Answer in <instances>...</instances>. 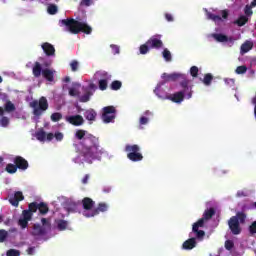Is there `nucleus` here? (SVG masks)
Listing matches in <instances>:
<instances>
[{
	"instance_id": "10",
	"label": "nucleus",
	"mask_w": 256,
	"mask_h": 256,
	"mask_svg": "<svg viewBox=\"0 0 256 256\" xmlns=\"http://www.w3.org/2000/svg\"><path fill=\"white\" fill-rule=\"evenodd\" d=\"M109 209V206L105 202H101L98 204L96 208L91 210L90 212H84V217H96L99 213H105Z\"/></svg>"
},
{
	"instance_id": "32",
	"label": "nucleus",
	"mask_w": 256,
	"mask_h": 256,
	"mask_svg": "<svg viewBox=\"0 0 256 256\" xmlns=\"http://www.w3.org/2000/svg\"><path fill=\"white\" fill-rule=\"evenodd\" d=\"M206 15H207V18L210 19L211 21H214V23H221V21H223V18H221V16L215 15L211 12H207Z\"/></svg>"
},
{
	"instance_id": "56",
	"label": "nucleus",
	"mask_w": 256,
	"mask_h": 256,
	"mask_svg": "<svg viewBox=\"0 0 256 256\" xmlns=\"http://www.w3.org/2000/svg\"><path fill=\"white\" fill-rule=\"evenodd\" d=\"M26 253H27L28 255H35V246L29 247V248L26 250Z\"/></svg>"
},
{
	"instance_id": "12",
	"label": "nucleus",
	"mask_w": 256,
	"mask_h": 256,
	"mask_svg": "<svg viewBox=\"0 0 256 256\" xmlns=\"http://www.w3.org/2000/svg\"><path fill=\"white\" fill-rule=\"evenodd\" d=\"M95 88L96 86L93 83H90L88 87H83L84 94L79 98L80 103H87L90 101Z\"/></svg>"
},
{
	"instance_id": "2",
	"label": "nucleus",
	"mask_w": 256,
	"mask_h": 256,
	"mask_svg": "<svg viewBox=\"0 0 256 256\" xmlns=\"http://www.w3.org/2000/svg\"><path fill=\"white\" fill-rule=\"evenodd\" d=\"M62 24L68 28V31L73 35H79V33H85V35H91L93 28L85 22L75 20L73 18L63 19Z\"/></svg>"
},
{
	"instance_id": "34",
	"label": "nucleus",
	"mask_w": 256,
	"mask_h": 256,
	"mask_svg": "<svg viewBox=\"0 0 256 256\" xmlns=\"http://www.w3.org/2000/svg\"><path fill=\"white\" fill-rule=\"evenodd\" d=\"M17 169L18 168H17L16 164L9 163L6 165L5 171L8 172L10 175H13V174L17 173Z\"/></svg>"
},
{
	"instance_id": "36",
	"label": "nucleus",
	"mask_w": 256,
	"mask_h": 256,
	"mask_svg": "<svg viewBox=\"0 0 256 256\" xmlns=\"http://www.w3.org/2000/svg\"><path fill=\"white\" fill-rule=\"evenodd\" d=\"M58 11L59 8H57V5L55 4H49V6L47 7V13H49V15H57Z\"/></svg>"
},
{
	"instance_id": "52",
	"label": "nucleus",
	"mask_w": 256,
	"mask_h": 256,
	"mask_svg": "<svg viewBox=\"0 0 256 256\" xmlns=\"http://www.w3.org/2000/svg\"><path fill=\"white\" fill-rule=\"evenodd\" d=\"M140 125H147L149 123V118L142 116L139 120Z\"/></svg>"
},
{
	"instance_id": "1",
	"label": "nucleus",
	"mask_w": 256,
	"mask_h": 256,
	"mask_svg": "<svg viewBox=\"0 0 256 256\" xmlns=\"http://www.w3.org/2000/svg\"><path fill=\"white\" fill-rule=\"evenodd\" d=\"M74 137L80 141L82 147L80 155H82L88 163H91V159L100 161L105 153V148L101 147V142L97 136L87 133L86 130L78 129Z\"/></svg>"
},
{
	"instance_id": "41",
	"label": "nucleus",
	"mask_w": 256,
	"mask_h": 256,
	"mask_svg": "<svg viewBox=\"0 0 256 256\" xmlns=\"http://www.w3.org/2000/svg\"><path fill=\"white\" fill-rule=\"evenodd\" d=\"M4 109L8 113H11V112L15 111V104H13V102H11V101H8V102H6Z\"/></svg>"
},
{
	"instance_id": "13",
	"label": "nucleus",
	"mask_w": 256,
	"mask_h": 256,
	"mask_svg": "<svg viewBox=\"0 0 256 256\" xmlns=\"http://www.w3.org/2000/svg\"><path fill=\"white\" fill-rule=\"evenodd\" d=\"M33 219V215L26 209L22 211V218L18 220V225L21 226V229H27L29 227V221Z\"/></svg>"
},
{
	"instance_id": "26",
	"label": "nucleus",
	"mask_w": 256,
	"mask_h": 256,
	"mask_svg": "<svg viewBox=\"0 0 256 256\" xmlns=\"http://www.w3.org/2000/svg\"><path fill=\"white\" fill-rule=\"evenodd\" d=\"M251 49H253V42L251 41H246L241 45L240 48V53L242 55H245V53H249V51H251Z\"/></svg>"
},
{
	"instance_id": "49",
	"label": "nucleus",
	"mask_w": 256,
	"mask_h": 256,
	"mask_svg": "<svg viewBox=\"0 0 256 256\" xmlns=\"http://www.w3.org/2000/svg\"><path fill=\"white\" fill-rule=\"evenodd\" d=\"M233 247H235V244L233 243V241H231V240L225 241V249H227V251H231V249H233Z\"/></svg>"
},
{
	"instance_id": "50",
	"label": "nucleus",
	"mask_w": 256,
	"mask_h": 256,
	"mask_svg": "<svg viewBox=\"0 0 256 256\" xmlns=\"http://www.w3.org/2000/svg\"><path fill=\"white\" fill-rule=\"evenodd\" d=\"M249 233L255 235L256 233V220L249 226Z\"/></svg>"
},
{
	"instance_id": "62",
	"label": "nucleus",
	"mask_w": 256,
	"mask_h": 256,
	"mask_svg": "<svg viewBox=\"0 0 256 256\" xmlns=\"http://www.w3.org/2000/svg\"><path fill=\"white\" fill-rule=\"evenodd\" d=\"M180 93H184V96L186 95V98H187V95H189V91H185V88H183V91H180Z\"/></svg>"
},
{
	"instance_id": "64",
	"label": "nucleus",
	"mask_w": 256,
	"mask_h": 256,
	"mask_svg": "<svg viewBox=\"0 0 256 256\" xmlns=\"http://www.w3.org/2000/svg\"><path fill=\"white\" fill-rule=\"evenodd\" d=\"M252 103H253V105H256V97H254V98L252 99Z\"/></svg>"
},
{
	"instance_id": "28",
	"label": "nucleus",
	"mask_w": 256,
	"mask_h": 256,
	"mask_svg": "<svg viewBox=\"0 0 256 256\" xmlns=\"http://www.w3.org/2000/svg\"><path fill=\"white\" fill-rule=\"evenodd\" d=\"M38 211L40 215H47L49 213V206L45 202L38 203Z\"/></svg>"
},
{
	"instance_id": "38",
	"label": "nucleus",
	"mask_w": 256,
	"mask_h": 256,
	"mask_svg": "<svg viewBox=\"0 0 256 256\" xmlns=\"http://www.w3.org/2000/svg\"><path fill=\"white\" fill-rule=\"evenodd\" d=\"M211 81H213V75L211 73L205 74L204 79H203L204 85L209 87V85H211Z\"/></svg>"
},
{
	"instance_id": "61",
	"label": "nucleus",
	"mask_w": 256,
	"mask_h": 256,
	"mask_svg": "<svg viewBox=\"0 0 256 256\" xmlns=\"http://www.w3.org/2000/svg\"><path fill=\"white\" fill-rule=\"evenodd\" d=\"M165 19L169 22L173 21V15L169 14V13H166L165 14Z\"/></svg>"
},
{
	"instance_id": "30",
	"label": "nucleus",
	"mask_w": 256,
	"mask_h": 256,
	"mask_svg": "<svg viewBox=\"0 0 256 256\" xmlns=\"http://www.w3.org/2000/svg\"><path fill=\"white\" fill-rule=\"evenodd\" d=\"M69 227V222L67 220L60 219L57 221L58 231H65Z\"/></svg>"
},
{
	"instance_id": "24",
	"label": "nucleus",
	"mask_w": 256,
	"mask_h": 256,
	"mask_svg": "<svg viewBox=\"0 0 256 256\" xmlns=\"http://www.w3.org/2000/svg\"><path fill=\"white\" fill-rule=\"evenodd\" d=\"M82 207L85 211H91L95 207V201L89 197L82 199Z\"/></svg>"
},
{
	"instance_id": "8",
	"label": "nucleus",
	"mask_w": 256,
	"mask_h": 256,
	"mask_svg": "<svg viewBox=\"0 0 256 256\" xmlns=\"http://www.w3.org/2000/svg\"><path fill=\"white\" fill-rule=\"evenodd\" d=\"M125 151L127 154V158L130 161H133L134 163H137L139 161H143V154H141V148L137 144L133 145H126Z\"/></svg>"
},
{
	"instance_id": "22",
	"label": "nucleus",
	"mask_w": 256,
	"mask_h": 256,
	"mask_svg": "<svg viewBox=\"0 0 256 256\" xmlns=\"http://www.w3.org/2000/svg\"><path fill=\"white\" fill-rule=\"evenodd\" d=\"M42 77L52 83V81H55V70L49 68L43 69Z\"/></svg>"
},
{
	"instance_id": "33",
	"label": "nucleus",
	"mask_w": 256,
	"mask_h": 256,
	"mask_svg": "<svg viewBox=\"0 0 256 256\" xmlns=\"http://www.w3.org/2000/svg\"><path fill=\"white\" fill-rule=\"evenodd\" d=\"M32 215L33 213H37V211H39V203L37 202H31L28 205V209H27Z\"/></svg>"
},
{
	"instance_id": "51",
	"label": "nucleus",
	"mask_w": 256,
	"mask_h": 256,
	"mask_svg": "<svg viewBox=\"0 0 256 256\" xmlns=\"http://www.w3.org/2000/svg\"><path fill=\"white\" fill-rule=\"evenodd\" d=\"M224 81H225L226 85H229L230 87L235 86V79H233V78H226Z\"/></svg>"
},
{
	"instance_id": "37",
	"label": "nucleus",
	"mask_w": 256,
	"mask_h": 256,
	"mask_svg": "<svg viewBox=\"0 0 256 256\" xmlns=\"http://www.w3.org/2000/svg\"><path fill=\"white\" fill-rule=\"evenodd\" d=\"M122 86L123 83H121V81L115 80L111 83L110 89H112V91H119V89H121Z\"/></svg>"
},
{
	"instance_id": "27",
	"label": "nucleus",
	"mask_w": 256,
	"mask_h": 256,
	"mask_svg": "<svg viewBox=\"0 0 256 256\" xmlns=\"http://www.w3.org/2000/svg\"><path fill=\"white\" fill-rule=\"evenodd\" d=\"M84 117L87 121H95V119H97V112L93 109H88L84 112Z\"/></svg>"
},
{
	"instance_id": "7",
	"label": "nucleus",
	"mask_w": 256,
	"mask_h": 256,
	"mask_svg": "<svg viewBox=\"0 0 256 256\" xmlns=\"http://www.w3.org/2000/svg\"><path fill=\"white\" fill-rule=\"evenodd\" d=\"M42 226L40 224H34L32 228V235L34 237H43L51 231V223L47 221V218L41 219Z\"/></svg>"
},
{
	"instance_id": "43",
	"label": "nucleus",
	"mask_w": 256,
	"mask_h": 256,
	"mask_svg": "<svg viewBox=\"0 0 256 256\" xmlns=\"http://www.w3.org/2000/svg\"><path fill=\"white\" fill-rule=\"evenodd\" d=\"M235 72L237 73V75H245V73H247V66L245 65L238 66Z\"/></svg>"
},
{
	"instance_id": "19",
	"label": "nucleus",
	"mask_w": 256,
	"mask_h": 256,
	"mask_svg": "<svg viewBox=\"0 0 256 256\" xmlns=\"http://www.w3.org/2000/svg\"><path fill=\"white\" fill-rule=\"evenodd\" d=\"M102 78L103 79L99 80L98 86L100 91H105L107 90L108 81H111V75L107 72H104L102 73Z\"/></svg>"
},
{
	"instance_id": "40",
	"label": "nucleus",
	"mask_w": 256,
	"mask_h": 256,
	"mask_svg": "<svg viewBox=\"0 0 256 256\" xmlns=\"http://www.w3.org/2000/svg\"><path fill=\"white\" fill-rule=\"evenodd\" d=\"M162 56L165 59V61H172L171 51H169V49L165 48L162 52Z\"/></svg>"
},
{
	"instance_id": "18",
	"label": "nucleus",
	"mask_w": 256,
	"mask_h": 256,
	"mask_svg": "<svg viewBox=\"0 0 256 256\" xmlns=\"http://www.w3.org/2000/svg\"><path fill=\"white\" fill-rule=\"evenodd\" d=\"M179 79H181L180 86L182 87V89H185V91H189V93L187 94V99H191V97H193V90H191V86H189V79H187V75L184 74V78L179 77Z\"/></svg>"
},
{
	"instance_id": "14",
	"label": "nucleus",
	"mask_w": 256,
	"mask_h": 256,
	"mask_svg": "<svg viewBox=\"0 0 256 256\" xmlns=\"http://www.w3.org/2000/svg\"><path fill=\"white\" fill-rule=\"evenodd\" d=\"M189 237H192V238H189L188 240L184 241L182 244V249L184 251H191V249H195L197 247V240L199 241L197 236L195 234H189Z\"/></svg>"
},
{
	"instance_id": "35",
	"label": "nucleus",
	"mask_w": 256,
	"mask_h": 256,
	"mask_svg": "<svg viewBox=\"0 0 256 256\" xmlns=\"http://www.w3.org/2000/svg\"><path fill=\"white\" fill-rule=\"evenodd\" d=\"M50 119L53 123H57L63 119V114H61V112H54L51 114Z\"/></svg>"
},
{
	"instance_id": "39",
	"label": "nucleus",
	"mask_w": 256,
	"mask_h": 256,
	"mask_svg": "<svg viewBox=\"0 0 256 256\" xmlns=\"http://www.w3.org/2000/svg\"><path fill=\"white\" fill-rule=\"evenodd\" d=\"M7 237H9V232L5 229L0 230V243H5L7 241Z\"/></svg>"
},
{
	"instance_id": "58",
	"label": "nucleus",
	"mask_w": 256,
	"mask_h": 256,
	"mask_svg": "<svg viewBox=\"0 0 256 256\" xmlns=\"http://www.w3.org/2000/svg\"><path fill=\"white\" fill-rule=\"evenodd\" d=\"M53 139H55V134L50 132L46 135V141H53Z\"/></svg>"
},
{
	"instance_id": "31",
	"label": "nucleus",
	"mask_w": 256,
	"mask_h": 256,
	"mask_svg": "<svg viewBox=\"0 0 256 256\" xmlns=\"http://www.w3.org/2000/svg\"><path fill=\"white\" fill-rule=\"evenodd\" d=\"M35 137L38 141H46L47 133L45 132V130L40 129L35 133Z\"/></svg>"
},
{
	"instance_id": "54",
	"label": "nucleus",
	"mask_w": 256,
	"mask_h": 256,
	"mask_svg": "<svg viewBox=\"0 0 256 256\" xmlns=\"http://www.w3.org/2000/svg\"><path fill=\"white\" fill-rule=\"evenodd\" d=\"M110 47H111V49H112V53H113L114 55H118V53H119V46H117V45H115V44H112Z\"/></svg>"
},
{
	"instance_id": "20",
	"label": "nucleus",
	"mask_w": 256,
	"mask_h": 256,
	"mask_svg": "<svg viewBox=\"0 0 256 256\" xmlns=\"http://www.w3.org/2000/svg\"><path fill=\"white\" fill-rule=\"evenodd\" d=\"M41 47L47 57H55V46H53L51 43L44 42L42 43Z\"/></svg>"
},
{
	"instance_id": "44",
	"label": "nucleus",
	"mask_w": 256,
	"mask_h": 256,
	"mask_svg": "<svg viewBox=\"0 0 256 256\" xmlns=\"http://www.w3.org/2000/svg\"><path fill=\"white\" fill-rule=\"evenodd\" d=\"M253 6L252 5H246L245 9H244V13L245 15H247V17H251V15H253Z\"/></svg>"
},
{
	"instance_id": "6",
	"label": "nucleus",
	"mask_w": 256,
	"mask_h": 256,
	"mask_svg": "<svg viewBox=\"0 0 256 256\" xmlns=\"http://www.w3.org/2000/svg\"><path fill=\"white\" fill-rule=\"evenodd\" d=\"M179 77L185 78V74L177 73V72H174L172 74H167L164 72L161 75L162 82H159L157 84L156 88L154 89L155 95H157L159 97V91H161V87H163V85H165V83L179 81Z\"/></svg>"
},
{
	"instance_id": "11",
	"label": "nucleus",
	"mask_w": 256,
	"mask_h": 256,
	"mask_svg": "<svg viewBox=\"0 0 256 256\" xmlns=\"http://www.w3.org/2000/svg\"><path fill=\"white\" fill-rule=\"evenodd\" d=\"M146 43L150 49H162L163 47V40H161V35L159 34L151 36Z\"/></svg>"
},
{
	"instance_id": "4",
	"label": "nucleus",
	"mask_w": 256,
	"mask_h": 256,
	"mask_svg": "<svg viewBox=\"0 0 256 256\" xmlns=\"http://www.w3.org/2000/svg\"><path fill=\"white\" fill-rule=\"evenodd\" d=\"M247 221V214L245 212H237L228 220V226L232 235H241V225H245Z\"/></svg>"
},
{
	"instance_id": "48",
	"label": "nucleus",
	"mask_w": 256,
	"mask_h": 256,
	"mask_svg": "<svg viewBox=\"0 0 256 256\" xmlns=\"http://www.w3.org/2000/svg\"><path fill=\"white\" fill-rule=\"evenodd\" d=\"M70 67H71V71H73V72L78 71V69H79V62L77 60H73L70 63Z\"/></svg>"
},
{
	"instance_id": "17",
	"label": "nucleus",
	"mask_w": 256,
	"mask_h": 256,
	"mask_svg": "<svg viewBox=\"0 0 256 256\" xmlns=\"http://www.w3.org/2000/svg\"><path fill=\"white\" fill-rule=\"evenodd\" d=\"M24 199L25 196H23V192L17 191L9 198V203L12 204L13 207H19V202L23 201Z\"/></svg>"
},
{
	"instance_id": "29",
	"label": "nucleus",
	"mask_w": 256,
	"mask_h": 256,
	"mask_svg": "<svg viewBox=\"0 0 256 256\" xmlns=\"http://www.w3.org/2000/svg\"><path fill=\"white\" fill-rule=\"evenodd\" d=\"M248 22L249 18H247V16L245 15H242L236 21H234V25H238V27H243L247 25Z\"/></svg>"
},
{
	"instance_id": "5",
	"label": "nucleus",
	"mask_w": 256,
	"mask_h": 256,
	"mask_svg": "<svg viewBox=\"0 0 256 256\" xmlns=\"http://www.w3.org/2000/svg\"><path fill=\"white\" fill-rule=\"evenodd\" d=\"M30 107L33 109V115L35 117H41V115L49 109V102L45 96H42L39 100H33L30 102Z\"/></svg>"
},
{
	"instance_id": "57",
	"label": "nucleus",
	"mask_w": 256,
	"mask_h": 256,
	"mask_svg": "<svg viewBox=\"0 0 256 256\" xmlns=\"http://www.w3.org/2000/svg\"><path fill=\"white\" fill-rule=\"evenodd\" d=\"M222 19H228L229 17V10H222L221 11Z\"/></svg>"
},
{
	"instance_id": "60",
	"label": "nucleus",
	"mask_w": 256,
	"mask_h": 256,
	"mask_svg": "<svg viewBox=\"0 0 256 256\" xmlns=\"http://www.w3.org/2000/svg\"><path fill=\"white\" fill-rule=\"evenodd\" d=\"M81 5H85L86 7L91 6V0H82Z\"/></svg>"
},
{
	"instance_id": "25",
	"label": "nucleus",
	"mask_w": 256,
	"mask_h": 256,
	"mask_svg": "<svg viewBox=\"0 0 256 256\" xmlns=\"http://www.w3.org/2000/svg\"><path fill=\"white\" fill-rule=\"evenodd\" d=\"M169 99L170 101H173V103H182V101L185 99V92H176L170 96Z\"/></svg>"
},
{
	"instance_id": "47",
	"label": "nucleus",
	"mask_w": 256,
	"mask_h": 256,
	"mask_svg": "<svg viewBox=\"0 0 256 256\" xmlns=\"http://www.w3.org/2000/svg\"><path fill=\"white\" fill-rule=\"evenodd\" d=\"M0 125L1 127H9V119L7 118V116H3L0 119Z\"/></svg>"
},
{
	"instance_id": "42",
	"label": "nucleus",
	"mask_w": 256,
	"mask_h": 256,
	"mask_svg": "<svg viewBox=\"0 0 256 256\" xmlns=\"http://www.w3.org/2000/svg\"><path fill=\"white\" fill-rule=\"evenodd\" d=\"M149 49H151V48L149 47L147 42L145 44H142L140 46V54L141 55H147V53H149Z\"/></svg>"
},
{
	"instance_id": "16",
	"label": "nucleus",
	"mask_w": 256,
	"mask_h": 256,
	"mask_svg": "<svg viewBox=\"0 0 256 256\" xmlns=\"http://www.w3.org/2000/svg\"><path fill=\"white\" fill-rule=\"evenodd\" d=\"M14 164H16V168L21 171H27V169H29V162L22 156H16L14 158Z\"/></svg>"
},
{
	"instance_id": "55",
	"label": "nucleus",
	"mask_w": 256,
	"mask_h": 256,
	"mask_svg": "<svg viewBox=\"0 0 256 256\" xmlns=\"http://www.w3.org/2000/svg\"><path fill=\"white\" fill-rule=\"evenodd\" d=\"M69 95L71 97H77L79 95V92H77V90H75V88H70L69 89Z\"/></svg>"
},
{
	"instance_id": "9",
	"label": "nucleus",
	"mask_w": 256,
	"mask_h": 256,
	"mask_svg": "<svg viewBox=\"0 0 256 256\" xmlns=\"http://www.w3.org/2000/svg\"><path fill=\"white\" fill-rule=\"evenodd\" d=\"M115 113H117V109H115V106H106L103 108L102 113V121L104 123H111L115 119Z\"/></svg>"
},
{
	"instance_id": "63",
	"label": "nucleus",
	"mask_w": 256,
	"mask_h": 256,
	"mask_svg": "<svg viewBox=\"0 0 256 256\" xmlns=\"http://www.w3.org/2000/svg\"><path fill=\"white\" fill-rule=\"evenodd\" d=\"M252 7H256V0H253L250 4Z\"/></svg>"
},
{
	"instance_id": "45",
	"label": "nucleus",
	"mask_w": 256,
	"mask_h": 256,
	"mask_svg": "<svg viewBox=\"0 0 256 256\" xmlns=\"http://www.w3.org/2000/svg\"><path fill=\"white\" fill-rule=\"evenodd\" d=\"M190 75L192 77H198V75H199V68L197 66H192L190 68Z\"/></svg>"
},
{
	"instance_id": "21",
	"label": "nucleus",
	"mask_w": 256,
	"mask_h": 256,
	"mask_svg": "<svg viewBox=\"0 0 256 256\" xmlns=\"http://www.w3.org/2000/svg\"><path fill=\"white\" fill-rule=\"evenodd\" d=\"M212 37L218 43H227V42L233 43V37H228L227 35H224V34L213 33Z\"/></svg>"
},
{
	"instance_id": "53",
	"label": "nucleus",
	"mask_w": 256,
	"mask_h": 256,
	"mask_svg": "<svg viewBox=\"0 0 256 256\" xmlns=\"http://www.w3.org/2000/svg\"><path fill=\"white\" fill-rule=\"evenodd\" d=\"M54 138L56 139V141H63V133L61 132H56L54 134Z\"/></svg>"
},
{
	"instance_id": "46",
	"label": "nucleus",
	"mask_w": 256,
	"mask_h": 256,
	"mask_svg": "<svg viewBox=\"0 0 256 256\" xmlns=\"http://www.w3.org/2000/svg\"><path fill=\"white\" fill-rule=\"evenodd\" d=\"M21 252L19 250L10 249L6 252V256H20Z\"/></svg>"
},
{
	"instance_id": "3",
	"label": "nucleus",
	"mask_w": 256,
	"mask_h": 256,
	"mask_svg": "<svg viewBox=\"0 0 256 256\" xmlns=\"http://www.w3.org/2000/svg\"><path fill=\"white\" fill-rule=\"evenodd\" d=\"M213 215H215V208L205 210L203 213V217L192 225V232L190 233V235H196L198 241H203V239H205V231L200 229H203V227H205V222L209 221V219H212Z\"/></svg>"
},
{
	"instance_id": "23",
	"label": "nucleus",
	"mask_w": 256,
	"mask_h": 256,
	"mask_svg": "<svg viewBox=\"0 0 256 256\" xmlns=\"http://www.w3.org/2000/svg\"><path fill=\"white\" fill-rule=\"evenodd\" d=\"M32 75L36 78L39 79L41 75H43V66L39 62H35L33 67H32Z\"/></svg>"
},
{
	"instance_id": "59",
	"label": "nucleus",
	"mask_w": 256,
	"mask_h": 256,
	"mask_svg": "<svg viewBox=\"0 0 256 256\" xmlns=\"http://www.w3.org/2000/svg\"><path fill=\"white\" fill-rule=\"evenodd\" d=\"M89 183V174H86L84 178L82 179V184L87 185Z\"/></svg>"
},
{
	"instance_id": "15",
	"label": "nucleus",
	"mask_w": 256,
	"mask_h": 256,
	"mask_svg": "<svg viewBox=\"0 0 256 256\" xmlns=\"http://www.w3.org/2000/svg\"><path fill=\"white\" fill-rule=\"evenodd\" d=\"M66 121L70 123V125H74V127H81V125L85 123V119H83V116L79 114L67 116Z\"/></svg>"
}]
</instances>
